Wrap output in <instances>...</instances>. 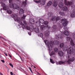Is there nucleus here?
Masks as SVG:
<instances>
[{
    "label": "nucleus",
    "instance_id": "obj_1",
    "mask_svg": "<svg viewBox=\"0 0 75 75\" xmlns=\"http://www.w3.org/2000/svg\"><path fill=\"white\" fill-rule=\"evenodd\" d=\"M39 35H38L39 36H40V37H42V39L44 40L45 44L49 48V52H51L52 51V48L53 47V44L54 45H58L59 44V42L57 40L54 41L53 42H50L49 43V42L47 40H44L46 36H47L49 35L50 34V32L48 30H47L46 32V33L45 34V36L44 37L42 33H39Z\"/></svg>",
    "mask_w": 75,
    "mask_h": 75
},
{
    "label": "nucleus",
    "instance_id": "obj_2",
    "mask_svg": "<svg viewBox=\"0 0 75 75\" xmlns=\"http://www.w3.org/2000/svg\"><path fill=\"white\" fill-rule=\"evenodd\" d=\"M26 16V15L23 14V17L21 18V20H20V18H16V21H17L19 23L18 25L20 27H22L23 29L25 28V25H27V22L23 20H25Z\"/></svg>",
    "mask_w": 75,
    "mask_h": 75
},
{
    "label": "nucleus",
    "instance_id": "obj_3",
    "mask_svg": "<svg viewBox=\"0 0 75 75\" xmlns=\"http://www.w3.org/2000/svg\"><path fill=\"white\" fill-rule=\"evenodd\" d=\"M9 3L10 4V6L11 8H13V9H17V10L20 9V7L17 5L16 4L13 3L12 0H9Z\"/></svg>",
    "mask_w": 75,
    "mask_h": 75
},
{
    "label": "nucleus",
    "instance_id": "obj_4",
    "mask_svg": "<svg viewBox=\"0 0 75 75\" xmlns=\"http://www.w3.org/2000/svg\"><path fill=\"white\" fill-rule=\"evenodd\" d=\"M62 21V23L63 25V26H64V29L65 31H67V30H68V28H67V23H68V21L67 20V19H62L61 20Z\"/></svg>",
    "mask_w": 75,
    "mask_h": 75
},
{
    "label": "nucleus",
    "instance_id": "obj_5",
    "mask_svg": "<svg viewBox=\"0 0 75 75\" xmlns=\"http://www.w3.org/2000/svg\"><path fill=\"white\" fill-rule=\"evenodd\" d=\"M74 49L73 47H70L68 49L67 51L68 54H71L75 53V47H74Z\"/></svg>",
    "mask_w": 75,
    "mask_h": 75
},
{
    "label": "nucleus",
    "instance_id": "obj_6",
    "mask_svg": "<svg viewBox=\"0 0 75 75\" xmlns=\"http://www.w3.org/2000/svg\"><path fill=\"white\" fill-rule=\"evenodd\" d=\"M68 58L69 59L67 61V63L68 64L70 65L71 64V62H73L74 61V59H75V58L72 57L70 58V56L69 55L68 56Z\"/></svg>",
    "mask_w": 75,
    "mask_h": 75
},
{
    "label": "nucleus",
    "instance_id": "obj_7",
    "mask_svg": "<svg viewBox=\"0 0 75 75\" xmlns=\"http://www.w3.org/2000/svg\"><path fill=\"white\" fill-rule=\"evenodd\" d=\"M34 1L36 3H40L41 4H42V5H44L45 4V0H41V1L40 0H34Z\"/></svg>",
    "mask_w": 75,
    "mask_h": 75
},
{
    "label": "nucleus",
    "instance_id": "obj_8",
    "mask_svg": "<svg viewBox=\"0 0 75 75\" xmlns=\"http://www.w3.org/2000/svg\"><path fill=\"white\" fill-rule=\"evenodd\" d=\"M61 19V18L58 16L57 17L56 16H53L51 18V20L53 21H58V20H59Z\"/></svg>",
    "mask_w": 75,
    "mask_h": 75
},
{
    "label": "nucleus",
    "instance_id": "obj_9",
    "mask_svg": "<svg viewBox=\"0 0 75 75\" xmlns=\"http://www.w3.org/2000/svg\"><path fill=\"white\" fill-rule=\"evenodd\" d=\"M2 6L3 7V9L4 10H7L8 9V7L6 6V5L3 2H1V3Z\"/></svg>",
    "mask_w": 75,
    "mask_h": 75
},
{
    "label": "nucleus",
    "instance_id": "obj_10",
    "mask_svg": "<svg viewBox=\"0 0 75 75\" xmlns=\"http://www.w3.org/2000/svg\"><path fill=\"white\" fill-rule=\"evenodd\" d=\"M64 3L66 5V6H71V5L72 4V2H69V1L67 2V0H64Z\"/></svg>",
    "mask_w": 75,
    "mask_h": 75
},
{
    "label": "nucleus",
    "instance_id": "obj_11",
    "mask_svg": "<svg viewBox=\"0 0 75 75\" xmlns=\"http://www.w3.org/2000/svg\"><path fill=\"white\" fill-rule=\"evenodd\" d=\"M55 38L57 40H59V39H62V34H60L58 35V36L56 35H55Z\"/></svg>",
    "mask_w": 75,
    "mask_h": 75
},
{
    "label": "nucleus",
    "instance_id": "obj_12",
    "mask_svg": "<svg viewBox=\"0 0 75 75\" xmlns=\"http://www.w3.org/2000/svg\"><path fill=\"white\" fill-rule=\"evenodd\" d=\"M55 0L53 2V6L54 7H57L58 5V2L57 1L58 0Z\"/></svg>",
    "mask_w": 75,
    "mask_h": 75
},
{
    "label": "nucleus",
    "instance_id": "obj_13",
    "mask_svg": "<svg viewBox=\"0 0 75 75\" xmlns=\"http://www.w3.org/2000/svg\"><path fill=\"white\" fill-rule=\"evenodd\" d=\"M58 54L59 57H62L64 55V52L62 51H59L58 52Z\"/></svg>",
    "mask_w": 75,
    "mask_h": 75
},
{
    "label": "nucleus",
    "instance_id": "obj_14",
    "mask_svg": "<svg viewBox=\"0 0 75 75\" xmlns=\"http://www.w3.org/2000/svg\"><path fill=\"white\" fill-rule=\"evenodd\" d=\"M70 16L72 18L75 17V9H73V12L71 14Z\"/></svg>",
    "mask_w": 75,
    "mask_h": 75
},
{
    "label": "nucleus",
    "instance_id": "obj_15",
    "mask_svg": "<svg viewBox=\"0 0 75 75\" xmlns=\"http://www.w3.org/2000/svg\"><path fill=\"white\" fill-rule=\"evenodd\" d=\"M58 6L60 8H62L64 7V4L62 2H60Z\"/></svg>",
    "mask_w": 75,
    "mask_h": 75
},
{
    "label": "nucleus",
    "instance_id": "obj_16",
    "mask_svg": "<svg viewBox=\"0 0 75 75\" xmlns=\"http://www.w3.org/2000/svg\"><path fill=\"white\" fill-rule=\"evenodd\" d=\"M63 33V34H64L65 35H67V36H68L69 35V33L68 31H67V30H65L64 32Z\"/></svg>",
    "mask_w": 75,
    "mask_h": 75
},
{
    "label": "nucleus",
    "instance_id": "obj_17",
    "mask_svg": "<svg viewBox=\"0 0 75 75\" xmlns=\"http://www.w3.org/2000/svg\"><path fill=\"white\" fill-rule=\"evenodd\" d=\"M24 11L23 9L22 8H20L19 11V14H20V15H21V14H24Z\"/></svg>",
    "mask_w": 75,
    "mask_h": 75
},
{
    "label": "nucleus",
    "instance_id": "obj_18",
    "mask_svg": "<svg viewBox=\"0 0 75 75\" xmlns=\"http://www.w3.org/2000/svg\"><path fill=\"white\" fill-rule=\"evenodd\" d=\"M52 28L53 31H57V30H59V29L58 30V29L57 28V26L56 25H54L52 27Z\"/></svg>",
    "mask_w": 75,
    "mask_h": 75
},
{
    "label": "nucleus",
    "instance_id": "obj_19",
    "mask_svg": "<svg viewBox=\"0 0 75 75\" xmlns=\"http://www.w3.org/2000/svg\"><path fill=\"white\" fill-rule=\"evenodd\" d=\"M30 23L31 24H34L35 21L34 19H30Z\"/></svg>",
    "mask_w": 75,
    "mask_h": 75
},
{
    "label": "nucleus",
    "instance_id": "obj_20",
    "mask_svg": "<svg viewBox=\"0 0 75 75\" xmlns=\"http://www.w3.org/2000/svg\"><path fill=\"white\" fill-rule=\"evenodd\" d=\"M12 16L13 17H14V18H16V19L14 18V20H15V21H16V20H17V18H17V15L16 14H12Z\"/></svg>",
    "mask_w": 75,
    "mask_h": 75
},
{
    "label": "nucleus",
    "instance_id": "obj_21",
    "mask_svg": "<svg viewBox=\"0 0 75 75\" xmlns=\"http://www.w3.org/2000/svg\"><path fill=\"white\" fill-rule=\"evenodd\" d=\"M53 14L52 13V12H49L48 14V17H52Z\"/></svg>",
    "mask_w": 75,
    "mask_h": 75
},
{
    "label": "nucleus",
    "instance_id": "obj_22",
    "mask_svg": "<svg viewBox=\"0 0 75 75\" xmlns=\"http://www.w3.org/2000/svg\"><path fill=\"white\" fill-rule=\"evenodd\" d=\"M64 51H67L68 50V47L67 45L65 46L63 48Z\"/></svg>",
    "mask_w": 75,
    "mask_h": 75
},
{
    "label": "nucleus",
    "instance_id": "obj_23",
    "mask_svg": "<svg viewBox=\"0 0 75 75\" xmlns=\"http://www.w3.org/2000/svg\"><path fill=\"white\" fill-rule=\"evenodd\" d=\"M52 1H49V2L47 4V6H48V7L50 6H51V5H52Z\"/></svg>",
    "mask_w": 75,
    "mask_h": 75
},
{
    "label": "nucleus",
    "instance_id": "obj_24",
    "mask_svg": "<svg viewBox=\"0 0 75 75\" xmlns=\"http://www.w3.org/2000/svg\"><path fill=\"white\" fill-rule=\"evenodd\" d=\"M35 31L36 33H39V28L38 27H36L35 28Z\"/></svg>",
    "mask_w": 75,
    "mask_h": 75
},
{
    "label": "nucleus",
    "instance_id": "obj_25",
    "mask_svg": "<svg viewBox=\"0 0 75 75\" xmlns=\"http://www.w3.org/2000/svg\"><path fill=\"white\" fill-rule=\"evenodd\" d=\"M66 39L67 40V41H71L72 40L71 38L70 37H68V36L66 38Z\"/></svg>",
    "mask_w": 75,
    "mask_h": 75
},
{
    "label": "nucleus",
    "instance_id": "obj_26",
    "mask_svg": "<svg viewBox=\"0 0 75 75\" xmlns=\"http://www.w3.org/2000/svg\"><path fill=\"white\" fill-rule=\"evenodd\" d=\"M39 21L41 24H44L45 22L44 20L41 19H40Z\"/></svg>",
    "mask_w": 75,
    "mask_h": 75
},
{
    "label": "nucleus",
    "instance_id": "obj_27",
    "mask_svg": "<svg viewBox=\"0 0 75 75\" xmlns=\"http://www.w3.org/2000/svg\"><path fill=\"white\" fill-rule=\"evenodd\" d=\"M36 26L38 27H39L40 26V25L41 24H40V23L39 22V21H38L36 22Z\"/></svg>",
    "mask_w": 75,
    "mask_h": 75
},
{
    "label": "nucleus",
    "instance_id": "obj_28",
    "mask_svg": "<svg viewBox=\"0 0 75 75\" xmlns=\"http://www.w3.org/2000/svg\"><path fill=\"white\" fill-rule=\"evenodd\" d=\"M71 42V46H74L75 45V44H74V42H73V40H72L71 41H70Z\"/></svg>",
    "mask_w": 75,
    "mask_h": 75
},
{
    "label": "nucleus",
    "instance_id": "obj_29",
    "mask_svg": "<svg viewBox=\"0 0 75 75\" xmlns=\"http://www.w3.org/2000/svg\"><path fill=\"white\" fill-rule=\"evenodd\" d=\"M64 46V44L63 43H61L59 45V47L61 48H63Z\"/></svg>",
    "mask_w": 75,
    "mask_h": 75
},
{
    "label": "nucleus",
    "instance_id": "obj_30",
    "mask_svg": "<svg viewBox=\"0 0 75 75\" xmlns=\"http://www.w3.org/2000/svg\"><path fill=\"white\" fill-rule=\"evenodd\" d=\"M65 62H62L60 61L59 62V65H62V64H65Z\"/></svg>",
    "mask_w": 75,
    "mask_h": 75
},
{
    "label": "nucleus",
    "instance_id": "obj_31",
    "mask_svg": "<svg viewBox=\"0 0 75 75\" xmlns=\"http://www.w3.org/2000/svg\"><path fill=\"white\" fill-rule=\"evenodd\" d=\"M64 11H67L68 10V8L66 6H64L62 8Z\"/></svg>",
    "mask_w": 75,
    "mask_h": 75
},
{
    "label": "nucleus",
    "instance_id": "obj_32",
    "mask_svg": "<svg viewBox=\"0 0 75 75\" xmlns=\"http://www.w3.org/2000/svg\"><path fill=\"white\" fill-rule=\"evenodd\" d=\"M59 14L61 15V16H64L65 14H64V13L63 12H61L60 11L59 12Z\"/></svg>",
    "mask_w": 75,
    "mask_h": 75
},
{
    "label": "nucleus",
    "instance_id": "obj_33",
    "mask_svg": "<svg viewBox=\"0 0 75 75\" xmlns=\"http://www.w3.org/2000/svg\"><path fill=\"white\" fill-rule=\"evenodd\" d=\"M23 6L27 5V0H25V1L23 2Z\"/></svg>",
    "mask_w": 75,
    "mask_h": 75
},
{
    "label": "nucleus",
    "instance_id": "obj_34",
    "mask_svg": "<svg viewBox=\"0 0 75 75\" xmlns=\"http://www.w3.org/2000/svg\"><path fill=\"white\" fill-rule=\"evenodd\" d=\"M54 50L55 52H58V49L55 47L54 49Z\"/></svg>",
    "mask_w": 75,
    "mask_h": 75
},
{
    "label": "nucleus",
    "instance_id": "obj_35",
    "mask_svg": "<svg viewBox=\"0 0 75 75\" xmlns=\"http://www.w3.org/2000/svg\"><path fill=\"white\" fill-rule=\"evenodd\" d=\"M45 28H46L47 30H49L50 28V26L49 25H47L45 26Z\"/></svg>",
    "mask_w": 75,
    "mask_h": 75
},
{
    "label": "nucleus",
    "instance_id": "obj_36",
    "mask_svg": "<svg viewBox=\"0 0 75 75\" xmlns=\"http://www.w3.org/2000/svg\"><path fill=\"white\" fill-rule=\"evenodd\" d=\"M25 28L27 30H30V27L26 26H25Z\"/></svg>",
    "mask_w": 75,
    "mask_h": 75
},
{
    "label": "nucleus",
    "instance_id": "obj_37",
    "mask_svg": "<svg viewBox=\"0 0 75 75\" xmlns=\"http://www.w3.org/2000/svg\"><path fill=\"white\" fill-rule=\"evenodd\" d=\"M41 30H43L44 28V25H41L40 26Z\"/></svg>",
    "mask_w": 75,
    "mask_h": 75
},
{
    "label": "nucleus",
    "instance_id": "obj_38",
    "mask_svg": "<svg viewBox=\"0 0 75 75\" xmlns=\"http://www.w3.org/2000/svg\"><path fill=\"white\" fill-rule=\"evenodd\" d=\"M7 13H8V14H10L12 12L11 11L8 10L7 11Z\"/></svg>",
    "mask_w": 75,
    "mask_h": 75
},
{
    "label": "nucleus",
    "instance_id": "obj_39",
    "mask_svg": "<svg viewBox=\"0 0 75 75\" xmlns=\"http://www.w3.org/2000/svg\"><path fill=\"white\" fill-rule=\"evenodd\" d=\"M50 59V62H51V63H52V64H54L55 63V62L54 61H52V59Z\"/></svg>",
    "mask_w": 75,
    "mask_h": 75
},
{
    "label": "nucleus",
    "instance_id": "obj_40",
    "mask_svg": "<svg viewBox=\"0 0 75 75\" xmlns=\"http://www.w3.org/2000/svg\"><path fill=\"white\" fill-rule=\"evenodd\" d=\"M45 25H47L48 24V22L47 21H45L44 23H43Z\"/></svg>",
    "mask_w": 75,
    "mask_h": 75
},
{
    "label": "nucleus",
    "instance_id": "obj_41",
    "mask_svg": "<svg viewBox=\"0 0 75 75\" xmlns=\"http://www.w3.org/2000/svg\"><path fill=\"white\" fill-rule=\"evenodd\" d=\"M30 27V30H34V27L33 26H32Z\"/></svg>",
    "mask_w": 75,
    "mask_h": 75
},
{
    "label": "nucleus",
    "instance_id": "obj_42",
    "mask_svg": "<svg viewBox=\"0 0 75 75\" xmlns=\"http://www.w3.org/2000/svg\"><path fill=\"white\" fill-rule=\"evenodd\" d=\"M54 54H55V52L54 51H52L51 54V55H54Z\"/></svg>",
    "mask_w": 75,
    "mask_h": 75
},
{
    "label": "nucleus",
    "instance_id": "obj_43",
    "mask_svg": "<svg viewBox=\"0 0 75 75\" xmlns=\"http://www.w3.org/2000/svg\"><path fill=\"white\" fill-rule=\"evenodd\" d=\"M29 69H30V71H31V72H33V71H32V70H31V68L29 67Z\"/></svg>",
    "mask_w": 75,
    "mask_h": 75
},
{
    "label": "nucleus",
    "instance_id": "obj_44",
    "mask_svg": "<svg viewBox=\"0 0 75 75\" xmlns=\"http://www.w3.org/2000/svg\"><path fill=\"white\" fill-rule=\"evenodd\" d=\"M9 65L12 68L13 67V65L11 64V63H10Z\"/></svg>",
    "mask_w": 75,
    "mask_h": 75
},
{
    "label": "nucleus",
    "instance_id": "obj_45",
    "mask_svg": "<svg viewBox=\"0 0 75 75\" xmlns=\"http://www.w3.org/2000/svg\"><path fill=\"white\" fill-rule=\"evenodd\" d=\"M1 62H3V63H4V62H5L4 61V60H1Z\"/></svg>",
    "mask_w": 75,
    "mask_h": 75
},
{
    "label": "nucleus",
    "instance_id": "obj_46",
    "mask_svg": "<svg viewBox=\"0 0 75 75\" xmlns=\"http://www.w3.org/2000/svg\"><path fill=\"white\" fill-rule=\"evenodd\" d=\"M28 34L29 35H31V33H30V32H28Z\"/></svg>",
    "mask_w": 75,
    "mask_h": 75
},
{
    "label": "nucleus",
    "instance_id": "obj_47",
    "mask_svg": "<svg viewBox=\"0 0 75 75\" xmlns=\"http://www.w3.org/2000/svg\"><path fill=\"white\" fill-rule=\"evenodd\" d=\"M10 74L11 75H13V72H10Z\"/></svg>",
    "mask_w": 75,
    "mask_h": 75
},
{
    "label": "nucleus",
    "instance_id": "obj_48",
    "mask_svg": "<svg viewBox=\"0 0 75 75\" xmlns=\"http://www.w3.org/2000/svg\"><path fill=\"white\" fill-rule=\"evenodd\" d=\"M16 2H18V3H20V1H19V0H16Z\"/></svg>",
    "mask_w": 75,
    "mask_h": 75
},
{
    "label": "nucleus",
    "instance_id": "obj_49",
    "mask_svg": "<svg viewBox=\"0 0 75 75\" xmlns=\"http://www.w3.org/2000/svg\"><path fill=\"white\" fill-rule=\"evenodd\" d=\"M4 54H5V55H6V56H7V53L5 52V53H4Z\"/></svg>",
    "mask_w": 75,
    "mask_h": 75
},
{
    "label": "nucleus",
    "instance_id": "obj_50",
    "mask_svg": "<svg viewBox=\"0 0 75 75\" xmlns=\"http://www.w3.org/2000/svg\"><path fill=\"white\" fill-rule=\"evenodd\" d=\"M9 56L10 58H11V56L10 54H9Z\"/></svg>",
    "mask_w": 75,
    "mask_h": 75
},
{
    "label": "nucleus",
    "instance_id": "obj_51",
    "mask_svg": "<svg viewBox=\"0 0 75 75\" xmlns=\"http://www.w3.org/2000/svg\"><path fill=\"white\" fill-rule=\"evenodd\" d=\"M19 57H20L21 59V60H22V61H23V59H22V58H21V57H20V56H19Z\"/></svg>",
    "mask_w": 75,
    "mask_h": 75
},
{
    "label": "nucleus",
    "instance_id": "obj_52",
    "mask_svg": "<svg viewBox=\"0 0 75 75\" xmlns=\"http://www.w3.org/2000/svg\"><path fill=\"white\" fill-rule=\"evenodd\" d=\"M74 7H75V6H71L72 8H74Z\"/></svg>",
    "mask_w": 75,
    "mask_h": 75
},
{
    "label": "nucleus",
    "instance_id": "obj_53",
    "mask_svg": "<svg viewBox=\"0 0 75 75\" xmlns=\"http://www.w3.org/2000/svg\"><path fill=\"white\" fill-rule=\"evenodd\" d=\"M7 0H1V1H6Z\"/></svg>",
    "mask_w": 75,
    "mask_h": 75
},
{
    "label": "nucleus",
    "instance_id": "obj_54",
    "mask_svg": "<svg viewBox=\"0 0 75 75\" xmlns=\"http://www.w3.org/2000/svg\"><path fill=\"white\" fill-rule=\"evenodd\" d=\"M0 74L1 75H3V74L1 72H0Z\"/></svg>",
    "mask_w": 75,
    "mask_h": 75
},
{
    "label": "nucleus",
    "instance_id": "obj_55",
    "mask_svg": "<svg viewBox=\"0 0 75 75\" xmlns=\"http://www.w3.org/2000/svg\"><path fill=\"white\" fill-rule=\"evenodd\" d=\"M58 64H59V63H58V62H57V65Z\"/></svg>",
    "mask_w": 75,
    "mask_h": 75
},
{
    "label": "nucleus",
    "instance_id": "obj_56",
    "mask_svg": "<svg viewBox=\"0 0 75 75\" xmlns=\"http://www.w3.org/2000/svg\"><path fill=\"white\" fill-rule=\"evenodd\" d=\"M38 75H40V74L39 73H38Z\"/></svg>",
    "mask_w": 75,
    "mask_h": 75
},
{
    "label": "nucleus",
    "instance_id": "obj_57",
    "mask_svg": "<svg viewBox=\"0 0 75 75\" xmlns=\"http://www.w3.org/2000/svg\"><path fill=\"white\" fill-rule=\"evenodd\" d=\"M34 68H36V67H35V66H34Z\"/></svg>",
    "mask_w": 75,
    "mask_h": 75
},
{
    "label": "nucleus",
    "instance_id": "obj_58",
    "mask_svg": "<svg viewBox=\"0 0 75 75\" xmlns=\"http://www.w3.org/2000/svg\"><path fill=\"white\" fill-rule=\"evenodd\" d=\"M1 10H2V9H1V12H2L1 11Z\"/></svg>",
    "mask_w": 75,
    "mask_h": 75
},
{
    "label": "nucleus",
    "instance_id": "obj_59",
    "mask_svg": "<svg viewBox=\"0 0 75 75\" xmlns=\"http://www.w3.org/2000/svg\"><path fill=\"white\" fill-rule=\"evenodd\" d=\"M13 75H16V74H13Z\"/></svg>",
    "mask_w": 75,
    "mask_h": 75
},
{
    "label": "nucleus",
    "instance_id": "obj_60",
    "mask_svg": "<svg viewBox=\"0 0 75 75\" xmlns=\"http://www.w3.org/2000/svg\"><path fill=\"white\" fill-rule=\"evenodd\" d=\"M61 25H59V27H61Z\"/></svg>",
    "mask_w": 75,
    "mask_h": 75
},
{
    "label": "nucleus",
    "instance_id": "obj_61",
    "mask_svg": "<svg viewBox=\"0 0 75 75\" xmlns=\"http://www.w3.org/2000/svg\"><path fill=\"white\" fill-rule=\"evenodd\" d=\"M61 28V27H59V28Z\"/></svg>",
    "mask_w": 75,
    "mask_h": 75
},
{
    "label": "nucleus",
    "instance_id": "obj_62",
    "mask_svg": "<svg viewBox=\"0 0 75 75\" xmlns=\"http://www.w3.org/2000/svg\"><path fill=\"white\" fill-rule=\"evenodd\" d=\"M0 38H1V36H0Z\"/></svg>",
    "mask_w": 75,
    "mask_h": 75
},
{
    "label": "nucleus",
    "instance_id": "obj_63",
    "mask_svg": "<svg viewBox=\"0 0 75 75\" xmlns=\"http://www.w3.org/2000/svg\"><path fill=\"white\" fill-rule=\"evenodd\" d=\"M21 27L20 26V27Z\"/></svg>",
    "mask_w": 75,
    "mask_h": 75
}]
</instances>
